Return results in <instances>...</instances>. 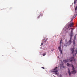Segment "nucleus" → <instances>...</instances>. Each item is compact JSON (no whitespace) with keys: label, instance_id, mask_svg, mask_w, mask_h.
Here are the masks:
<instances>
[{"label":"nucleus","instance_id":"f257e3e1","mask_svg":"<svg viewBox=\"0 0 77 77\" xmlns=\"http://www.w3.org/2000/svg\"><path fill=\"white\" fill-rule=\"evenodd\" d=\"M69 60H70V62H72V61L75 62V59H74V57H70L69 59L64 60L63 61L64 63H67V62H69Z\"/></svg>","mask_w":77,"mask_h":77},{"label":"nucleus","instance_id":"f03ea898","mask_svg":"<svg viewBox=\"0 0 77 77\" xmlns=\"http://www.w3.org/2000/svg\"><path fill=\"white\" fill-rule=\"evenodd\" d=\"M74 48H70V50L71 51V54H73V56H75L77 53V50H75V51H74Z\"/></svg>","mask_w":77,"mask_h":77},{"label":"nucleus","instance_id":"7ed1b4c3","mask_svg":"<svg viewBox=\"0 0 77 77\" xmlns=\"http://www.w3.org/2000/svg\"><path fill=\"white\" fill-rule=\"evenodd\" d=\"M75 68H74V69H73V68H72V69L73 70V71H72L71 72H70V70H69V69H68V72L69 73V75H71V74H75L77 72V71L75 70Z\"/></svg>","mask_w":77,"mask_h":77},{"label":"nucleus","instance_id":"20e7f679","mask_svg":"<svg viewBox=\"0 0 77 77\" xmlns=\"http://www.w3.org/2000/svg\"><path fill=\"white\" fill-rule=\"evenodd\" d=\"M66 65L67 66H72V68H73V69H74V65L72 64H70L69 63H67Z\"/></svg>","mask_w":77,"mask_h":77},{"label":"nucleus","instance_id":"39448f33","mask_svg":"<svg viewBox=\"0 0 77 77\" xmlns=\"http://www.w3.org/2000/svg\"><path fill=\"white\" fill-rule=\"evenodd\" d=\"M75 39H76V36L75 35L74 36V39H73V44L74 45L75 44Z\"/></svg>","mask_w":77,"mask_h":77},{"label":"nucleus","instance_id":"423d86ee","mask_svg":"<svg viewBox=\"0 0 77 77\" xmlns=\"http://www.w3.org/2000/svg\"><path fill=\"white\" fill-rule=\"evenodd\" d=\"M53 72H55V74L56 75H57L58 74V70H53Z\"/></svg>","mask_w":77,"mask_h":77},{"label":"nucleus","instance_id":"0eeeda50","mask_svg":"<svg viewBox=\"0 0 77 77\" xmlns=\"http://www.w3.org/2000/svg\"><path fill=\"white\" fill-rule=\"evenodd\" d=\"M58 48L61 54H62V49L61 48V47H58Z\"/></svg>","mask_w":77,"mask_h":77},{"label":"nucleus","instance_id":"6e6552de","mask_svg":"<svg viewBox=\"0 0 77 77\" xmlns=\"http://www.w3.org/2000/svg\"><path fill=\"white\" fill-rule=\"evenodd\" d=\"M72 38H70V40L69 41V44H71V43H72Z\"/></svg>","mask_w":77,"mask_h":77},{"label":"nucleus","instance_id":"1a4fd4ad","mask_svg":"<svg viewBox=\"0 0 77 77\" xmlns=\"http://www.w3.org/2000/svg\"><path fill=\"white\" fill-rule=\"evenodd\" d=\"M47 41V39H46L45 40V39L44 38L43 40H42V42H46Z\"/></svg>","mask_w":77,"mask_h":77},{"label":"nucleus","instance_id":"9d476101","mask_svg":"<svg viewBox=\"0 0 77 77\" xmlns=\"http://www.w3.org/2000/svg\"><path fill=\"white\" fill-rule=\"evenodd\" d=\"M70 38H72V33H71L70 35Z\"/></svg>","mask_w":77,"mask_h":77},{"label":"nucleus","instance_id":"9b49d317","mask_svg":"<svg viewBox=\"0 0 77 77\" xmlns=\"http://www.w3.org/2000/svg\"><path fill=\"white\" fill-rule=\"evenodd\" d=\"M73 24L72 23H71V24L70 25V27H72L73 26Z\"/></svg>","mask_w":77,"mask_h":77},{"label":"nucleus","instance_id":"f8f14e48","mask_svg":"<svg viewBox=\"0 0 77 77\" xmlns=\"http://www.w3.org/2000/svg\"><path fill=\"white\" fill-rule=\"evenodd\" d=\"M71 29H72V30H71V33H73L72 32H73V30H74V29H73L72 28H71Z\"/></svg>","mask_w":77,"mask_h":77},{"label":"nucleus","instance_id":"ddd939ff","mask_svg":"<svg viewBox=\"0 0 77 77\" xmlns=\"http://www.w3.org/2000/svg\"><path fill=\"white\" fill-rule=\"evenodd\" d=\"M46 54V53H44L42 54V56H45Z\"/></svg>","mask_w":77,"mask_h":77},{"label":"nucleus","instance_id":"4468645a","mask_svg":"<svg viewBox=\"0 0 77 77\" xmlns=\"http://www.w3.org/2000/svg\"><path fill=\"white\" fill-rule=\"evenodd\" d=\"M57 67H56L55 68H54L53 70H55L57 69Z\"/></svg>","mask_w":77,"mask_h":77},{"label":"nucleus","instance_id":"2eb2a0df","mask_svg":"<svg viewBox=\"0 0 77 77\" xmlns=\"http://www.w3.org/2000/svg\"><path fill=\"white\" fill-rule=\"evenodd\" d=\"M76 3H77V0H75L74 1V4H75Z\"/></svg>","mask_w":77,"mask_h":77},{"label":"nucleus","instance_id":"dca6fc26","mask_svg":"<svg viewBox=\"0 0 77 77\" xmlns=\"http://www.w3.org/2000/svg\"><path fill=\"white\" fill-rule=\"evenodd\" d=\"M62 39H61V40L60 41V46H61V44H62Z\"/></svg>","mask_w":77,"mask_h":77},{"label":"nucleus","instance_id":"f3484780","mask_svg":"<svg viewBox=\"0 0 77 77\" xmlns=\"http://www.w3.org/2000/svg\"><path fill=\"white\" fill-rule=\"evenodd\" d=\"M75 11H77V6H76V8H75Z\"/></svg>","mask_w":77,"mask_h":77},{"label":"nucleus","instance_id":"a211bd4d","mask_svg":"<svg viewBox=\"0 0 77 77\" xmlns=\"http://www.w3.org/2000/svg\"><path fill=\"white\" fill-rule=\"evenodd\" d=\"M73 20H74L73 18H71V21H72Z\"/></svg>","mask_w":77,"mask_h":77},{"label":"nucleus","instance_id":"6ab92c4d","mask_svg":"<svg viewBox=\"0 0 77 77\" xmlns=\"http://www.w3.org/2000/svg\"><path fill=\"white\" fill-rule=\"evenodd\" d=\"M42 68L43 69H45V68H44V67H42Z\"/></svg>","mask_w":77,"mask_h":77},{"label":"nucleus","instance_id":"aec40b11","mask_svg":"<svg viewBox=\"0 0 77 77\" xmlns=\"http://www.w3.org/2000/svg\"><path fill=\"white\" fill-rule=\"evenodd\" d=\"M43 45V43L42 42L41 46V45Z\"/></svg>","mask_w":77,"mask_h":77},{"label":"nucleus","instance_id":"412c9836","mask_svg":"<svg viewBox=\"0 0 77 77\" xmlns=\"http://www.w3.org/2000/svg\"><path fill=\"white\" fill-rule=\"evenodd\" d=\"M60 77H62V75H60Z\"/></svg>","mask_w":77,"mask_h":77},{"label":"nucleus","instance_id":"4be33fe9","mask_svg":"<svg viewBox=\"0 0 77 77\" xmlns=\"http://www.w3.org/2000/svg\"><path fill=\"white\" fill-rule=\"evenodd\" d=\"M38 19H39V17H38L37 18L38 20Z\"/></svg>","mask_w":77,"mask_h":77},{"label":"nucleus","instance_id":"5701e85b","mask_svg":"<svg viewBox=\"0 0 77 77\" xmlns=\"http://www.w3.org/2000/svg\"><path fill=\"white\" fill-rule=\"evenodd\" d=\"M69 30H71V29H69Z\"/></svg>","mask_w":77,"mask_h":77},{"label":"nucleus","instance_id":"b1692460","mask_svg":"<svg viewBox=\"0 0 77 77\" xmlns=\"http://www.w3.org/2000/svg\"><path fill=\"white\" fill-rule=\"evenodd\" d=\"M76 16H77V15H76L75 16V17H76Z\"/></svg>","mask_w":77,"mask_h":77},{"label":"nucleus","instance_id":"393cba45","mask_svg":"<svg viewBox=\"0 0 77 77\" xmlns=\"http://www.w3.org/2000/svg\"><path fill=\"white\" fill-rule=\"evenodd\" d=\"M68 28H69V27L68 28Z\"/></svg>","mask_w":77,"mask_h":77}]
</instances>
